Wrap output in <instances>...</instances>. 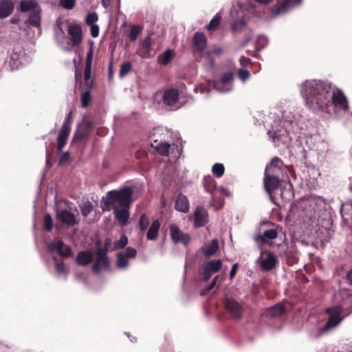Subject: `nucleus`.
Returning a JSON list of instances; mask_svg holds the SVG:
<instances>
[{
  "label": "nucleus",
  "mask_w": 352,
  "mask_h": 352,
  "mask_svg": "<svg viewBox=\"0 0 352 352\" xmlns=\"http://www.w3.org/2000/svg\"><path fill=\"white\" fill-rule=\"evenodd\" d=\"M283 120L276 119V113L272 129L268 134H272L274 142L279 146V142L291 147L300 157L307 158L308 152L313 151L317 154L321 153L327 148V143L324 141L314 142L312 137L305 136L294 120V116L289 111H285L282 113Z\"/></svg>",
  "instance_id": "f257e3e1"
},
{
  "label": "nucleus",
  "mask_w": 352,
  "mask_h": 352,
  "mask_svg": "<svg viewBox=\"0 0 352 352\" xmlns=\"http://www.w3.org/2000/svg\"><path fill=\"white\" fill-rule=\"evenodd\" d=\"M301 94L306 106L316 112L331 114L349 109L346 97L331 83L318 80H307L300 85Z\"/></svg>",
  "instance_id": "f03ea898"
},
{
  "label": "nucleus",
  "mask_w": 352,
  "mask_h": 352,
  "mask_svg": "<svg viewBox=\"0 0 352 352\" xmlns=\"http://www.w3.org/2000/svg\"><path fill=\"white\" fill-rule=\"evenodd\" d=\"M333 299L335 302H339V305L327 309L326 311L329 315V318L324 327L320 329V335L338 326L344 318L339 316L341 311L352 306V294L347 290H340L333 295Z\"/></svg>",
  "instance_id": "7ed1b4c3"
},
{
  "label": "nucleus",
  "mask_w": 352,
  "mask_h": 352,
  "mask_svg": "<svg viewBox=\"0 0 352 352\" xmlns=\"http://www.w3.org/2000/svg\"><path fill=\"white\" fill-rule=\"evenodd\" d=\"M133 189L131 187H124L120 190H111L102 197V210L110 211L113 209L129 206L131 201Z\"/></svg>",
  "instance_id": "20e7f679"
},
{
  "label": "nucleus",
  "mask_w": 352,
  "mask_h": 352,
  "mask_svg": "<svg viewBox=\"0 0 352 352\" xmlns=\"http://www.w3.org/2000/svg\"><path fill=\"white\" fill-rule=\"evenodd\" d=\"M69 39L65 35L62 28L55 32V38L58 45L65 51L71 52L73 47H78L82 41V28L78 24L69 25L68 26Z\"/></svg>",
  "instance_id": "39448f33"
},
{
  "label": "nucleus",
  "mask_w": 352,
  "mask_h": 352,
  "mask_svg": "<svg viewBox=\"0 0 352 352\" xmlns=\"http://www.w3.org/2000/svg\"><path fill=\"white\" fill-rule=\"evenodd\" d=\"M280 160L275 157L272 160L270 164H268L265 168L263 184L265 189L268 193L274 192L275 190L278 189L280 185Z\"/></svg>",
  "instance_id": "423d86ee"
},
{
  "label": "nucleus",
  "mask_w": 352,
  "mask_h": 352,
  "mask_svg": "<svg viewBox=\"0 0 352 352\" xmlns=\"http://www.w3.org/2000/svg\"><path fill=\"white\" fill-rule=\"evenodd\" d=\"M185 96L182 92L179 94L177 89L171 88L164 91L163 94L164 103L173 109H177L188 102V99L184 98Z\"/></svg>",
  "instance_id": "0eeeda50"
},
{
  "label": "nucleus",
  "mask_w": 352,
  "mask_h": 352,
  "mask_svg": "<svg viewBox=\"0 0 352 352\" xmlns=\"http://www.w3.org/2000/svg\"><path fill=\"white\" fill-rule=\"evenodd\" d=\"M302 0H280L273 7L272 15L276 16L284 14L295 7L300 6Z\"/></svg>",
  "instance_id": "6e6552de"
},
{
  "label": "nucleus",
  "mask_w": 352,
  "mask_h": 352,
  "mask_svg": "<svg viewBox=\"0 0 352 352\" xmlns=\"http://www.w3.org/2000/svg\"><path fill=\"white\" fill-rule=\"evenodd\" d=\"M72 206L69 207V210L67 209L56 208V219L67 227H73L77 225L79 220L76 218L75 214L72 212Z\"/></svg>",
  "instance_id": "1a4fd4ad"
},
{
  "label": "nucleus",
  "mask_w": 352,
  "mask_h": 352,
  "mask_svg": "<svg viewBox=\"0 0 352 352\" xmlns=\"http://www.w3.org/2000/svg\"><path fill=\"white\" fill-rule=\"evenodd\" d=\"M163 129L161 128H157L154 130L153 135H150V140L152 142L151 145L155 148L157 152L161 155L167 156L169 154V150L170 144L166 142H162V140H158L155 138V136L158 134H161Z\"/></svg>",
  "instance_id": "9d476101"
},
{
  "label": "nucleus",
  "mask_w": 352,
  "mask_h": 352,
  "mask_svg": "<svg viewBox=\"0 0 352 352\" xmlns=\"http://www.w3.org/2000/svg\"><path fill=\"white\" fill-rule=\"evenodd\" d=\"M257 262L262 270L270 271L275 267L278 261L273 253L262 251Z\"/></svg>",
  "instance_id": "9b49d317"
},
{
  "label": "nucleus",
  "mask_w": 352,
  "mask_h": 352,
  "mask_svg": "<svg viewBox=\"0 0 352 352\" xmlns=\"http://www.w3.org/2000/svg\"><path fill=\"white\" fill-rule=\"evenodd\" d=\"M222 267V262L221 260H211L204 263L202 266L203 280L208 281L213 274L219 272Z\"/></svg>",
  "instance_id": "f8f14e48"
},
{
  "label": "nucleus",
  "mask_w": 352,
  "mask_h": 352,
  "mask_svg": "<svg viewBox=\"0 0 352 352\" xmlns=\"http://www.w3.org/2000/svg\"><path fill=\"white\" fill-rule=\"evenodd\" d=\"M213 86L219 92L230 91L232 89V74L230 72L223 74L219 80L214 82Z\"/></svg>",
  "instance_id": "ddd939ff"
},
{
  "label": "nucleus",
  "mask_w": 352,
  "mask_h": 352,
  "mask_svg": "<svg viewBox=\"0 0 352 352\" xmlns=\"http://www.w3.org/2000/svg\"><path fill=\"white\" fill-rule=\"evenodd\" d=\"M25 63V53L20 47H14L10 56L9 65L12 69H17Z\"/></svg>",
  "instance_id": "4468645a"
},
{
  "label": "nucleus",
  "mask_w": 352,
  "mask_h": 352,
  "mask_svg": "<svg viewBox=\"0 0 352 352\" xmlns=\"http://www.w3.org/2000/svg\"><path fill=\"white\" fill-rule=\"evenodd\" d=\"M109 266V258L105 250L98 249L97 251L96 260L92 267L93 272L96 274H98L101 270L107 269Z\"/></svg>",
  "instance_id": "2eb2a0df"
},
{
  "label": "nucleus",
  "mask_w": 352,
  "mask_h": 352,
  "mask_svg": "<svg viewBox=\"0 0 352 352\" xmlns=\"http://www.w3.org/2000/svg\"><path fill=\"white\" fill-rule=\"evenodd\" d=\"M170 234L175 243H181L187 246L190 239L188 234L183 232L178 226L173 224L170 226Z\"/></svg>",
  "instance_id": "dca6fc26"
},
{
  "label": "nucleus",
  "mask_w": 352,
  "mask_h": 352,
  "mask_svg": "<svg viewBox=\"0 0 352 352\" xmlns=\"http://www.w3.org/2000/svg\"><path fill=\"white\" fill-rule=\"evenodd\" d=\"M47 248L50 252L57 251L58 253L63 257H69L72 255L71 248L65 245L62 241L58 242L50 241L47 243Z\"/></svg>",
  "instance_id": "f3484780"
},
{
  "label": "nucleus",
  "mask_w": 352,
  "mask_h": 352,
  "mask_svg": "<svg viewBox=\"0 0 352 352\" xmlns=\"http://www.w3.org/2000/svg\"><path fill=\"white\" fill-rule=\"evenodd\" d=\"M226 310L236 318H241L243 314L241 305L232 298H226L225 300Z\"/></svg>",
  "instance_id": "a211bd4d"
},
{
  "label": "nucleus",
  "mask_w": 352,
  "mask_h": 352,
  "mask_svg": "<svg viewBox=\"0 0 352 352\" xmlns=\"http://www.w3.org/2000/svg\"><path fill=\"white\" fill-rule=\"evenodd\" d=\"M116 219L121 226L127 224L129 219V206L113 209Z\"/></svg>",
  "instance_id": "6ab92c4d"
},
{
  "label": "nucleus",
  "mask_w": 352,
  "mask_h": 352,
  "mask_svg": "<svg viewBox=\"0 0 352 352\" xmlns=\"http://www.w3.org/2000/svg\"><path fill=\"white\" fill-rule=\"evenodd\" d=\"M208 222V212L203 207H197L195 211V226L201 227Z\"/></svg>",
  "instance_id": "aec40b11"
},
{
  "label": "nucleus",
  "mask_w": 352,
  "mask_h": 352,
  "mask_svg": "<svg viewBox=\"0 0 352 352\" xmlns=\"http://www.w3.org/2000/svg\"><path fill=\"white\" fill-rule=\"evenodd\" d=\"M111 240L106 239L104 241V248L106 250H115L124 248L128 243V238L122 235L120 239L113 243V247H111Z\"/></svg>",
  "instance_id": "412c9836"
},
{
  "label": "nucleus",
  "mask_w": 352,
  "mask_h": 352,
  "mask_svg": "<svg viewBox=\"0 0 352 352\" xmlns=\"http://www.w3.org/2000/svg\"><path fill=\"white\" fill-rule=\"evenodd\" d=\"M14 6L11 0L0 1V19H3L9 16L13 12Z\"/></svg>",
  "instance_id": "4be33fe9"
},
{
  "label": "nucleus",
  "mask_w": 352,
  "mask_h": 352,
  "mask_svg": "<svg viewBox=\"0 0 352 352\" xmlns=\"http://www.w3.org/2000/svg\"><path fill=\"white\" fill-rule=\"evenodd\" d=\"M278 236V233L275 229H269L263 232V234L258 235L255 240L257 242H262L271 245L272 243V240L276 239Z\"/></svg>",
  "instance_id": "5701e85b"
},
{
  "label": "nucleus",
  "mask_w": 352,
  "mask_h": 352,
  "mask_svg": "<svg viewBox=\"0 0 352 352\" xmlns=\"http://www.w3.org/2000/svg\"><path fill=\"white\" fill-rule=\"evenodd\" d=\"M19 10L22 12H26L29 11L39 12V6L34 0H23L19 3Z\"/></svg>",
  "instance_id": "b1692460"
},
{
  "label": "nucleus",
  "mask_w": 352,
  "mask_h": 352,
  "mask_svg": "<svg viewBox=\"0 0 352 352\" xmlns=\"http://www.w3.org/2000/svg\"><path fill=\"white\" fill-rule=\"evenodd\" d=\"M94 254L90 251H81L76 256L77 264L81 266L88 265L93 260Z\"/></svg>",
  "instance_id": "393cba45"
},
{
  "label": "nucleus",
  "mask_w": 352,
  "mask_h": 352,
  "mask_svg": "<svg viewBox=\"0 0 352 352\" xmlns=\"http://www.w3.org/2000/svg\"><path fill=\"white\" fill-rule=\"evenodd\" d=\"M71 129L62 126L57 138V150L61 151L67 143Z\"/></svg>",
  "instance_id": "a878e982"
},
{
  "label": "nucleus",
  "mask_w": 352,
  "mask_h": 352,
  "mask_svg": "<svg viewBox=\"0 0 352 352\" xmlns=\"http://www.w3.org/2000/svg\"><path fill=\"white\" fill-rule=\"evenodd\" d=\"M219 249V241L217 239H212L210 243H206L201 248V250L205 256H212Z\"/></svg>",
  "instance_id": "bb28decb"
},
{
  "label": "nucleus",
  "mask_w": 352,
  "mask_h": 352,
  "mask_svg": "<svg viewBox=\"0 0 352 352\" xmlns=\"http://www.w3.org/2000/svg\"><path fill=\"white\" fill-rule=\"evenodd\" d=\"M193 45L199 52H202L206 47L207 40L201 32H196L193 36Z\"/></svg>",
  "instance_id": "cd10ccee"
},
{
  "label": "nucleus",
  "mask_w": 352,
  "mask_h": 352,
  "mask_svg": "<svg viewBox=\"0 0 352 352\" xmlns=\"http://www.w3.org/2000/svg\"><path fill=\"white\" fill-rule=\"evenodd\" d=\"M175 208L182 212H187L189 210V202L185 195H179L176 200Z\"/></svg>",
  "instance_id": "c85d7f7f"
},
{
  "label": "nucleus",
  "mask_w": 352,
  "mask_h": 352,
  "mask_svg": "<svg viewBox=\"0 0 352 352\" xmlns=\"http://www.w3.org/2000/svg\"><path fill=\"white\" fill-rule=\"evenodd\" d=\"M203 185L205 190L211 194H213L217 188L214 179L210 175H207L204 177Z\"/></svg>",
  "instance_id": "c756f323"
},
{
  "label": "nucleus",
  "mask_w": 352,
  "mask_h": 352,
  "mask_svg": "<svg viewBox=\"0 0 352 352\" xmlns=\"http://www.w3.org/2000/svg\"><path fill=\"white\" fill-rule=\"evenodd\" d=\"M160 223L158 220H155L151 223L148 232H147V239L149 240H154L158 235L159 230L160 228Z\"/></svg>",
  "instance_id": "7c9ffc66"
},
{
  "label": "nucleus",
  "mask_w": 352,
  "mask_h": 352,
  "mask_svg": "<svg viewBox=\"0 0 352 352\" xmlns=\"http://www.w3.org/2000/svg\"><path fill=\"white\" fill-rule=\"evenodd\" d=\"M151 45V38L147 36L142 41L141 47L138 54L142 58H147L149 55L150 48Z\"/></svg>",
  "instance_id": "2f4dec72"
},
{
  "label": "nucleus",
  "mask_w": 352,
  "mask_h": 352,
  "mask_svg": "<svg viewBox=\"0 0 352 352\" xmlns=\"http://www.w3.org/2000/svg\"><path fill=\"white\" fill-rule=\"evenodd\" d=\"M284 308L281 305H275L272 307H269L266 311L265 315L272 318L277 317L283 314Z\"/></svg>",
  "instance_id": "473e14b6"
},
{
  "label": "nucleus",
  "mask_w": 352,
  "mask_h": 352,
  "mask_svg": "<svg viewBox=\"0 0 352 352\" xmlns=\"http://www.w3.org/2000/svg\"><path fill=\"white\" fill-rule=\"evenodd\" d=\"M123 252L117 254L116 267L120 270L126 269L129 266V261Z\"/></svg>",
  "instance_id": "72a5a7b5"
},
{
  "label": "nucleus",
  "mask_w": 352,
  "mask_h": 352,
  "mask_svg": "<svg viewBox=\"0 0 352 352\" xmlns=\"http://www.w3.org/2000/svg\"><path fill=\"white\" fill-rule=\"evenodd\" d=\"M173 58V51L170 49H167L165 52L159 56L158 61L163 65H167L171 62Z\"/></svg>",
  "instance_id": "f704fd0d"
},
{
  "label": "nucleus",
  "mask_w": 352,
  "mask_h": 352,
  "mask_svg": "<svg viewBox=\"0 0 352 352\" xmlns=\"http://www.w3.org/2000/svg\"><path fill=\"white\" fill-rule=\"evenodd\" d=\"M91 70H85L82 90H91L93 87V80L91 78Z\"/></svg>",
  "instance_id": "c9c22d12"
},
{
  "label": "nucleus",
  "mask_w": 352,
  "mask_h": 352,
  "mask_svg": "<svg viewBox=\"0 0 352 352\" xmlns=\"http://www.w3.org/2000/svg\"><path fill=\"white\" fill-rule=\"evenodd\" d=\"M91 101V91L81 90L80 94V103L81 107L83 108L87 107Z\"/></svg>",
  "instance_id": "e433bc0d"
},
{
  "label": "nucleus",
  "mask_w": 352,
  "mask_h": 352,
  "mask_svg": "<svg viewBox=\"0 0 352 352\" xmlns=\"http://www.w3.org/2000/svg\"><path fill=\"white\" fill-rule=\"evenodd\" d=\"M268 44V38L266 36L261 34L258 36L256 43H255V47L256 50L258 51L261 50L265 47L267 46Z\"/></svg>",
  "instance_id": "4c0bfd02"
},
{
  "label": "nucleus",
  "mask_w": 352,
  "mask_h": 352,
  "mask_svg": "<svg viewBox=\"0 0 352 352\" xmlns=\"http://www.w3.org/2000/svg\"><path fill=\"white\" fill-rule=\"evenodd\" d=\"M80 208L83 217H87L93 210V205L89 201H86L80 204Z\"/></svg>",
  "instance_id": "58836bf2"
},
{
  "label": "nucleus",
  "mask_w": 352,
  "mask_h": 352,
  "mask_svg": "<svg viewBox=\"0 0 352 352\" xmlns=\"http://www.w3.org/2000/svg\"><path fill=\"white\" fill-rule=\"evenodd\" d=\"M221 51H222V49L220 47H213V49L211 51L207 52L204 54V58L210 63L211 67L214 66V60L212 57V54H220L221 52Z\"/></svg>",
  "instance_id": "ea45409f"
},
{
  "label": "nucleus",
  "mask_w": 352,
  "mask_h": 352,
  "mask_svg": "<svg viewBox=\"0 0 352 352\" xmlns=\"http://www.w3.org/2000/svg\"><path fill=\"white\" fill-rule=\"evenodd\" d=\"M53 260L55 263L56 271L60 274H65L67 275L68 271L66 270L64 263L63 261H58L56 257H54Z\"/></svg>",
  "instance_id": "a19ab883"
},
{
  "label": "nucleus",
  "mask_w": 352,
  "mask_h": 352,
  "mask_svg": "<svg viewBox=\"0 0 352 352\" xmlns=\"http://www.w3.org/2000/svg\"><path fill=\"white\" fill-rule=\"evenodd\" d=\"M142 31V28L139 25H133L129 32V38L131 41L134 42L137 40L139 34Z\"/></svg>",
  "instance_id": "79ce46f5"
},
{
  "label": "nucleus",
  "mask_w": 352,
  "mask_h": 352,
  "mask_svg": "<svg viewBox=\"0 0 352 352\" xmlns=\"http://www.w3.org/2000/svg\"><path fill=\"white\" fill-rule=\"evenodd\" d=\"M28 23L34 27H40L41 25V16L39 12H34V14L28 19Z\"/></svg>",
  "instance_id": "37998d69"
},
{
  "label": "nucleus",
  "mask_w": 352,
  "mask_h": 352,
  "mask_svg": "<svg viewBox=\"0 0 352 352\" xmlns=\"http://www.w3.org/2000/svg\"><path fill=\"white\" fill-rule=\"evenodd\" d=\"M212 171L217 177H221L224 174L225 168L222 164L216 163L213 165Z\"/></svg>",
  "instance_id": "c03bdc74"
},
{
  "label": "nucleus",
  "mask_w": 352,
  "mask_h": 352,
  "mask_svg": "<svg viewBox=\"0 0 352 352\" xmlns=\"http://www.w3.org/2000/svg\"><path fill=\"white\" fill-rule=\"evenodd\" d=\"M131 67H132V65L130 62H129V61L124 62L120 68V72H119L120 76L123 77L125 75H126L131 70Z\"/></svg>",
  "instance_id": "a18cd8bd"
},
{
  "label": "nucleus",
  "mask_w": 352,
  "mask_h": 352,
  "mask_svg": "<svg viewBox=\"0 0 352 352\" xmlns=\"http://www.w3.org/2000/svg\"><path fill=\"white\" fill-rule=\"evenodd\" d=\"M221 16L219 13H217L210 21L208 25V30H211L219 26L220 24Z\"/></svg>",
  "instance_id": "49530a36"
},
{
  "label": "nucleus",
  "mask_w": 352,
  "mask_h": 352,
  "mask_svg": "<svg viewBox=\"0 0 352 352\" xmlns=\"http://www.w3.org/2000/svg\"><path fill=\"white\" fill-rule=\"evenodd\" d=\"M76 0H60L59 5L62 8L70 10L76 6Z\"/></svg>",
  "instance_id": "de8ad7c7"
},
{
  "label": "nucleus",
  "mask_w": 352,
  "mask_h": 352,
  "mask_svg": "<svg viewBox=\"0 0 352 352\" xmlns=\"http://www.w3.org/2000/svg\"><path fill=\"white\" fill-rule=\"evenodd\" d=\"M245 21L243 19L234 20L231 24L233 31L241 30L245 25Z\"/></svg>",
  "instance_id": "09e8293b"
},
{
  "label": "nucleus",
  "mask_w": 352,
  "mask_h": 352,
  "mask_svg": "<svg viewBox=\"0 0 352 352\" xmlns=\"http://www.w3.org/2000/svg\"><path fill=\"white\" fill-rule=\"evenodd\" d=\"M44 223L46 230L48 232L51 231L53 227V220L50 214L47 213L45 214Z\"/></svg>",
  "instance_id": "8fccbe9b"
},
{
  "label": "nucleus",
  "mask_w": 352,
  "mask_h": 352,
  "mask_svg": "<svg viewBox=\"0 0 352 352\" xmlns=\"http://www.w3.org/2000/svg\"><path fill=\"white\" fill-rule=\"evenodd\" d=\"M98 20V14L96 12L89 13L86 16V23L88 25H94V23Z\"/></svg>",
  "instance_id": "3c124183"
},
{
  "label": "nucleus",
  "mask_w": 352,
  "mask_h": 352,
  "mask_svg": "<svg viewBox=\"0 0 352 352\" xmlns=\"http://www.w3.org/2000/svg\"><path fill=\"white\" fill-rule=\"evenodd\" d=\"M219 276H216L212 280L211 283L203 291L201 292V295L204 296L208 292V291L213 289L215 285H217V282L219 281Z\"/></svg>",
  "instance_id": "603ef678"
},
{
  "label": "nucleus",
  "mask_w": 352,
  "mask_h": 352,
  "mask_svg": "<svg viewBox=\"0 0 352 352\" xmlns=\"http://www.w3.org/2000/svg\"><path fill=\"white\" fill-rule=\"evenodd\" d=\"M92 58H93V52L91 50H90L87 54L85 70H91V71Z\"/></svg>",
  "instance_id": "864d4df0"
},
{
  "label": "nucleus",
  "mask_w": 352,
  "mask_h": 352,
  "mask_svg": "<svg viewBox=\"0 0 352 352\" xmlns=\"http://www.w3.org/2000/svg\"><path fill=\"white\" fill-rule=\"evenodd\" d=\"M250 75V72L248 69H240L238 70V76L242 81H245Z\"/></svg>",
  "instance_id": "5fc2aeb1"
},
{
  "label": "nucleus",
  "mask_w": 352,
  "mask_h": 352,
  "mask_svg": "<svg viewBox=\"0 0 352 352\" xmlns=\"http://www.w3.org/2000/svg\"><path fill=\"white\" fill-rule=\"evenodd\" d=\"M140 228L142 230H145L148 226V220L146 217L145 214H142L140 219Z\"/></svg>",
  "instance_id": "6e6d98bb"
},
{
  "label": "nucleus",
  "mask_w": 352,
  "mask_h": 352,
  "mask_svg": "<svg viewBox=\"0 0 352 352\" xmlns=\"http://www.w3.org/2000/svg\"><path fill=\"white\" fill-rule=\"evenodd\" d=\"M177 90L179 91V94H180L182 92L183 94V95L185 96V99H188V102L189 101L190 99H191V97L188 95H186L184 92V90L186 89V85L184 83V82H178L177 84Z\"/></svg>",
  "instance_id": "4d7b16f0"
},
{
  "label": "nucleus",
  "mask_w": 352,
  "mask_h": 352,
  "mask_svg": "<svg viewBox=\"0 0 352 352\" xmlns=\"http://www.w3.org/2000/svg\"><path fill=\"white\" fill-rule=\"evenodd\" d=\"M197 92L208 94L210 91V89L207 85H199L195 88Z\"/></svg>",
  "instance_id": "13d9d810"
},
{
  "label": "nucleus",
  "mask_w": 352,
  "mask_h": 352,
  "mask_svg": "<svg viewBox=\"0 0 352 352\" xmlns=\"http://www.w3.org/2000/svg\"><path fill=\"white\" fill-rule=\"evenodd\" d=\"M124 254L126 256L127 258H134L137 254V251L135 248L129 247L126 249L125 252Z\"/></svg>",
  "instance_id": "bf43d9fd"
},
{
  "label": "nucleus",
  "mask_w": 352,
  "mask_h": 352,
  "mask_svg": "<svg viewBox=\"0 0 352 352\" xmlns=\"http://www.w3.org/2000/svg\"><path fill=\"white\" fill-rule=\"evenodd\" d=\"M72 111H70L66 116L65 122L62 126H66V128L71 129V120H72Z\"/></svg>",
  "instance_id": "052dcab7"
},
{
  "label": "nucleus",
  "mask_w": 352,
  "mask_h": 352,
  "mask_svg": "<svg viewBox=\"0 0 352 352\" xmlns=\"http://www.w3.org/2000/svg\"><path fill=\"white\" fill-rule=\"evenodd\" d=\"M99 34V27L97 25H91V35L93 37H97Z\"/></svg>",
  "instance_id": "680f3d73"
},
{
  "label": "nucleus",
  "mask_w": 352,
  "mask_h": 352,
  "mask_svg": "<svg viewBox=\"0 0 352 352\" xmlns=\"http://www.w3.org/2000/svg\"><path fill=\"white\" fill-rule=\"evenodd\" d=\"M239 60L243 67H246L251 63V60L245 56H241Z\"/></svg>",
  "instance_id": "e2e57ef3"
},
{
  "label": "nucleus",
  "mask_w": 352,
  "mask_h": 352,
  "mask_svg": "<svg viewBox=\"0 0 352 352\" xmlns=\"http://www.w3.org/2000/svg\"><path fill=\"white\" fill-rule=\"evenodd\" d=\"M216 191L219 192L222 195L230 196V192L228 190V189L223 186H220L219 188H217Z\"/></svg>",
  "instance_id": "0e129e2a"
},
{
  "label": "nucleus",
  "mask_w": 352,
  "mask_h": 352,
  "mask_svg": "<svg viewBox=\"0 0 352 352\" xmlns=\"http://www.w3.org/2000/svg\"><path fill=\"white\" fill-rule=\"evenodd\" d=\"M237 267H238V263H234L232 266V269H231L230 272V279H232L233 277L236 275Z\"/></svg>",
  "instance_id": "69168bd1"
},
{
  "label": "nucleus",
  "mask_w": 352,
  "mask_h": 352,
  "mask_svg": "<svg viewBox=\"0 0 352 352\" xmlns=\"http://www.w3.org/2000/svg\"><path fill=\"white\" fill-rule=\"evenodd\" d=\"M239 12L241 11V7H238V8L234 7V8L231 10V16H232V18H234L236 15H239Z\"/></svg>",
  "instance_id": "338daca9"
},
{
  "label": "nucleus",
  "mask_w": 352,
  "mask_h": 352,
  "mask_svg": "<svg viewBox=\"0 0 352 352\" xmlns=\"http://www.w3.org/2000/svg\"><path fill=\"white\" fill-rule=\"evenodd\" d=\"M347 280L349 283L352 285V270H350L347 274Z\"/></svg>",
  "instance_id": "774afa93"
}]
</instances>
